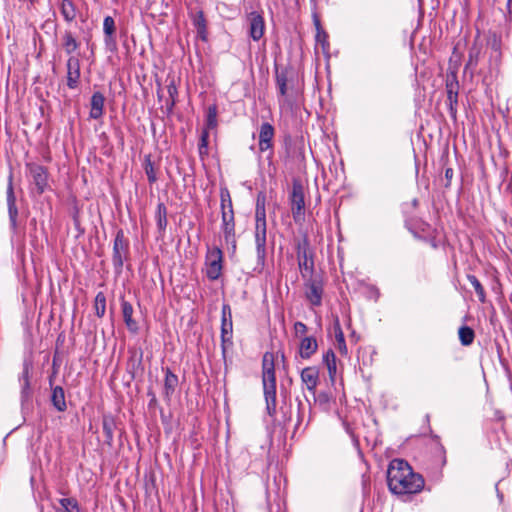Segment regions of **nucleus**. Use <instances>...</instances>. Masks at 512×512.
I'll return each instance as SVG.
<instances>
[{
	"instance_id": "nucleus-1",
	"label": "nucleus",
	"mask_w": 512,
	"mask_h": 512,
	"mask_svg": "<svg viewBox=\"0 0 512 512\" xmlns=\"http://www.w3.org/2000/svg\"><path fill=\"white\" fill-rule=\"evenodd\" d=\"M389 490L396 495L415 494L424 487V479L415 473L411 466L402 459H394L387 470Z\"/></svg>"
},
{
	"instance_id": "nucleus-2",
	"label": "nucleus",
	"mask_w": 512,
	"mask_h": 512,
	"mask_svg": "<svg viewBox=\"0 0 512 512\" xmlns=\"http://www.w3.org/2000/svg\"><path fill=\"white\" fill-rule=\"evenodd\" d=\"M255 244L258 260L263 262L266 255V211L265 197H263L262 205H256L255 211Z\"/></svg>"
},
{
	"instance_id": "nucleus-3",
	"label": "nucleus",
	"mask_w": 512,
	"mask_h": 512,
	"mask_svg": "<svg viewBox=\"0 0 512 512\" xmlns=\"http://www.w3.org/2000/svg\"><path fill=\"white\" fill-rule=\"evenodd\" d=\"M262 381L267 411L270 416L276 412V376L275 370L262 371Z\"/></svg>"
},
{
	"instance_id": "nucleus-4",
	"label": "nucleus",
	"mask_w": 512,
	"mask_h": 512,
	"mask_svg": "<svg viewBox=\"0 0 512 512\" xmlns=\"http://www.w3.org/2000/svg\"><path fill=\"white\" fill-rule=\"evenodd\" d=\"M309 247L310 245L307 238L298 242L296 246L298 265L303 278L310 277L314 269V262Z\"/></svg>"
},
{
	"instance_id": "nucleus-5",
	"label": "nucleus",
	"mask_w": 512,
	"mask_h": 512,
	"mask_svg": "<svg viewBox=\"0 0 512 512\" xmlns=\"http://www.w3.org/2000/svg\"><path fill=\"white\" fill-rule=\"evenodd\" d=\"M223 253L220 248L214 247L208 249L206 254V276L209 280H217L222 273Z\"/></svg>"
},
{
	"instance_id": "nucleus-6",
	"label": "nucleus",
	"mask_w": 512,
	"mask_h": 512,
	"mask_svg": "<svg viewBox=\"0 0 512 512\" xmlns=\"http://www.w3.org/2000/svg\"><path fill=\"white\" fill-rule=\"evenodd\" d=\"M233 322L230 306L225 304L222 307V319H221V346L223 354L226 350L233 345Z\"/></svg>"
},
{
	"instance_id": "nucleus-7",
	"label": "nucleus",
	"mask_w": 512,
	"mask_h": 512,
	"mask_svg": "<svg viewBox=\"0 0 512 512\" xmlns=\"http://www.w3.org/2000/svg\"><path fill=\"white\" fill-rule=\"evenodd\" d=\"M26 169L32 179L38 194L44 193L49 186V173L46 167L34 162L26 164Z\"/></svg>"
},
{
	"instance_id": "nucleus-8",
	"label": "nucleus",
	"mask_w": 512,
	"mask_h": 512,
	"mask_svg": "<svg viewBox=\"0 0 512 512\" xmlns=\"http://www.w3.org/2000/svg\"><path fill=\"white\" fill-rule=\"evenodd\" d=\"M291 211L294 220L300 221L304 216L305 201L304 188L299 181H294L290 194Z\"/></svg>"
},
{
	"instance_id": "nucleus-9",
	"label": "nucleus",
	"mask_w": 512,
	"mask_h": 512,
	"mask_svg": "<svg viewBox=\"0 0 512 512\" xmlns=\"http://www.w3.org/2000/svg\"><path fill=\"white\" fill-rule=\"evenodd\" d=\"M323 286L316 279L309 278L305 283L306 299L314 306H320L322 303Z\"/></svg>"
},
{
	"instance_id": "nucleus-10",
	"label": "nucleus",
	"mask_w": 512,
	"mask_h": 512,
	"mask_svg": "<svg viewBox=\"0 0 512 512\" xmlns=\"http://www.w3.org/2000/svg\"><path fill=\"white\" fill-rule=\"evenodd\" d=\"M274 136V127L268 122L262 123L259 131V150L261 152L272 149Z\"/></svg>"
},
{
	"instance_id": "nucleus-11",
	"label": "nucleus",
	"mask_w": 512,
	"mask_h": 512,
	"mask_svg": "<svg viewBox=\"0 0 512 512\" xmlns=\"http://www.w3.org/2000/svg\"><path fill=\"white\" fill-rule=\"evenodd\" d=\"M7 206H8V214L11 227L13 229L17 228V218H18V209L16 206V196L13 188L12 176L9 177V183L7 186Z\"/></svg>"
},
{
	"instance_id": "nucleus-12",
	"label": "nucleus",
	"mask_w": 512,
	"mask_h": 512,
	"mask_svg": "<svg viewBox=\"0 0 512 512\" xmlns=\"http://www.w3.org/2000/svg\"><path fill=\"white\" fill-rule=\"evenodd\" d=\"M127 249V243L125 241L122 231H119L114 239L113 245V263L117 268L123 266V258Z\"/></svg>"
},
{
	"instance_id": "nucleus-13",
	"label": "nucleus",
	"mask_w": 512,
	"mask_h": 512,
	"mask_svg": "<svg viewBox=\"0 0 512 512\" xmlns=\"http://www.w3.org/2000/svg\"><path fill=\"white\" fill-rule=\"evenodd\" d=\"M80 79V62L76 57H70L67 61V86L75 89Z\"/></svg>"
},
{
	"instance_id": "nucleus-14",
	"label": "nucleus",
	"mask_w": 512,
	"mask_h": 512,
	"mask_svg": "<svg viewBox=\"0 0 512 512\" xmlns=\"http://www.w3.org/2000/svg\"><path fill=\"white\" fill-rule=\"evenodd\" d=\"M291 81L292 73L287 70L276 71V85L280 96L285 98L283 101H286L289 96V91L291 90V86L289 84Z\"/></svg>"
},
{
	"instance_id": "nucleus-15",
	"label": "nucleus",
	"mask_w": 512,
	"mask_h": 512,
	"mask_svg": "<svg viewBox=\"0 0 512 512\" xmlns=\"http://www.w3.org/2000/svg\"><path fill=\"white\" fill-rule=\"evenodd\" d=\"M222 214V230L227 242L234 241L235 237V221L234 211H226Z\"/></svg>"
},
{
	"instance_id": "nucleus-16",
	"label": "nucleus",
	"mask_w": 512,
	"mask_h": 512,
	"mask_svg": "<svg viewBox=\"0 0 512 512\" xmlns=\"http://www.w3.org/2000/svg\"><path fill=\"white\" fill-rule=\"evenodd\" d=\"M301 380L309 391L315 392L319 381V371L315 367H306L301 371Z\"/></svg>"
},
{
	"instance_id": "nucleus-17",
	"label": "nucleus",
	"mask_w": 512,
	"mask_h": 512,
	"mask_svg": "<svg viewBox=\"0 0 512 512\" xmlns=\"http://www.w3.org/2000/svg\"><path fill=\"white\" fill-rule=\"evenodd\" d=\"M105 98L101 92L93 93L91 97L90 117L92 119H99L104 112Z\"/></svg>"
},
{
	"instance_id": "nucleus-18",
	"label": "nucleus",
	"mask_w": 512,
	"mask_h": 512,
	"mask_svg": "<svg viewBox=\"0 0 512 512\" xmlns=\"http://www.w3.org/2000/svg\"><path fill=\"white\" fill-rule=\"evenodd\" d=\"M317 341L314 337H304L301 340L300 347H299V354L301 358L308 359L310 358L316 351H317Z\"/></svg>"
},
{
	"instance_id": "nucleus-19",
	"label": "nucleus",
	"mask_w": 512,
	"mask_h": 512,
	"mask_svg": "<svg viewBox=\"0 0 512 512\" xmlns=\"http://www.w3.org/2000/svg\"><path fill=\"white\" fill-rule=\"evenodd\" d=\"M458 89H459V84L456 79V75L452 74V78L451 79L448 78L447 82H446L447 99H448L451 110H453L454 106L457 105Z\"/></svg>"
},
{
	"instance_id": "nucleus-20",
	"label": "nucleus",
	"mask_w": 512,
	"mask_h": 512,
	"mask_svg": "<svg viewBox=\"0 0 512 512\" xmlns=\"http://www.w3.org/2000/svg\"><path fill=\"white\" fill-rule=\"evenodd\" d=\"M121 306H122V316H123V319H124V322H125L127 328L131 332H137V330H138L137 322L132 318L133 306L125 300H122Z\"/></svg>"
},
{
	"instance_id": "nucleus-21",
	"label": "nucleus",
	"mask_w": 512,
	"mask_h": 512,
	"mask_svg": "<svg viewBox=\"0 0 512 512\" xmlns=\"http://www.w3.org/2000/svg\"><path fill=\"white\" fill-rule=\"evenodd\" d=\"M21 384V396L23 401L29 400L31 396L30 389V369L29 365L25 364L21 377L19 378Z\"/></svg>"
},
{
	"instance_id": "nucleus-22",
	"label": "nucleus",
	"mask_w": 512,
	"mask_h": 512,
	"mask_svg": "<svg viewBox=\"0 0 512 512\" xmlns=\"http://www.w3.org/2000/svg\"><path fill=\"white\" fill-rule=\"evenodd\" d=\"M51 402L53 406L59 411L63 412L66 410V400L64 389L61 386H56L52 390Z\"/></svg>"
},
{
	"instance_id": "nucleus-23",
	"label": "nucleus",
	"mask_w": 512,
	"mask_h": 512,
	"mask_svg": "<svg viewBox=\"0 0 512 512\" xmlns=\"http://www.w3.org/2000/svg\"><path fill=\"white\" fill-rule=\"evenodd\" d=\"M323 362L325 363L329 378L332 382L335 381L336 374H337V363H336V356L333 350L329 349L324 355H323Z\"/></svg>"
},
{
	"instance_id": "nucleus-24",
	"label": "nucleus",
	"mask_w": 512,
	"mask_h": 512,
	"mask_svg": "<svg viewBox=\"0 0 512 512\" xmlns=\"http://www.w3.org/2000/svg\"><path fill=\"white\" fill-rule=\"evenodd\" d=\"M178 385V377L170 370L167 369L164 380V395L170 399Z\"/></svg>"
},
{
	"instance_id": "nucleus-25",
	"label": "nucleus",
	"mask_w": 512,
	"mask_h": 512,
	"mask_svg": "<svg viewBox=\"0 0 512 512\" xmlns=\"http://www.w3.org/2000/svg\"><path fill=\"white\" fill-rule=\"evenodd\" d=\"M103 433L105 435V442L111 446L113 442V433L116 427L115 420L110 415H104L102 421Z\"/></svg>"
},
{
	"instance_id": "nucleus-26",
	"label": "nucleus",
	"mask_w": 512,
	"mask_h": 512,
	"mask_svg": "<svg viewBox=\"0 0 512 512\" xmlns=\"http://www.w3.org/2000/svg\"><path fill=\"white\" fill-rule=\"evenodd\" d=\"M248 23L250 27L249 32H263L264 31V20L263 17L257 12H251L248 15Z\"/></svg>"
},
{
	"instance_id": "nucleus-27",
	"label": "nucleus",
	"mask_w": 512,
	"mask_h": 512,
	"mask_svg": "<svg viewBox=\"0 0 512 512\" xmlns=\"http://www.w3.org/2000/svg\"><path fill=\"white\" fill-rule=\"evenodd\" d=\"M59 504L61 508L57 509V512H81L79 504L74 498H61Z\"/></svg>"
},
{
	"instance_id": "nucleus-28",
	"label": "nucleus",
	"mask_w": 512,
	"mask_h": 512,
	"mask_svg": "<svg viewBox=\"0 0 512 512\" xmlns=\"http://www.w3.org/2000/svg\"><path fill=\"white\" fill-rule=\"evenodd\" d=\"M459 339L462 345L469 346L473 343L475 333L472 328L468 326H462L458 330Z\"/></svg>"
},
{
	"instance_id": "nucleus-29",
	"label": "nucleus",
	"mask_w": 512,
	"mask_h": 512,
	"mask_svg": "<svg viewBox=\"0 0 512 512\" xmlns=\"http://www.w3.org/2000/svg\"><path fill=\"white\" fill-rule=\"evenodd\" d=\"M157 226L160 231H164L167 226V208L163 203L157 205L156 211Z\"/></svg>"
},
{
	"instance_id": "nucleus-30",
	"label": "nucleus",
	"mask_w": 512,
	"mask_h": 512,
	"mask_svg": "<svg viewBox=\"0 0 512 512\" xmlns=\"http://www.w3.org/2000/svg\"><path fill=\"white\" fill-rule=\"evenodd\" d=\"M467 279L470 282V284L473 286V288L475 289V292H476L480 302L484 303L486 300V294H485V290H484L482 284L480 283V281L477 279V277L475 275H472V274L467 275Z\"/></svg>"
},
{
	"instance_id": "nucleus-31",
	"label": "nucleus",
	"mask_w": 512,
	"mask_h": 512,
	"mask_svg": "<svg viewBox=\"0 0 512 512\" xmlns=\"http://www.w3.org/2000/svg\"><path fill=\"white\" fill-rule=\"evenodd\" d=\"M192 22L197 32H205L207 29L206 20L201 10L192 13Z\"/></svg>"
},
{
	"instance_id": "nucleus-32",
	"label": "nucleus",
	"mask_w": 512,
	"mask_h": 512,
	"mask_svg": "<svg viewBox=\"0 0 512 512\" xmlns=\"http://www.w3.org/2000/svg\"><path fill=\"white\" fill-rule=\"evenodd\" d=\"M94 308L96 315L101 318L106 311V297L103 292H98L94 300Z\"/></svg>"
},
{
	"instance_id": "nucleus-33",
	"label": "nucleus",
	"mask_w": 512,
	"mask_h": 512,
	"mask_svg": "<svg viewBox=\"0 0 512 512\" xmlns=\"http://www.w3.org/2000/svg\"><path fill=\"white\" fill-rule=\"evenodd\" d=\"M335 338L337 341L339 351L342 354H346L347 347L345 343V338L338 319H336L335 321Z\"/></svg>"
},
{
	"instance_id": "nucleus-34",
	"label": "nucleus",
	"mask_w": 512,
	"mask_h": 512,
	"mask_svg": "<svg viewBox=\"0 0 512 512\" xmlns=\"http://www.w3.org/2000/svg\"><path fill=\"white\" fill-rule=\"evenodd\" d=\"M61 12L66 21H72L76 16L75 7L70 0L62 1Z\"/></svg>"
},
{
	"instance_id": "nucleus-35",
	"label": "nucleus",
	"mask_w": 512,
	"mask_h": 512,
	"mask_svg": "<svg viewBox=\"0 0 512 512\" xmlns=\"http://www.w3.org/2000/svg\"><path fill=\"white\" fill-rule=\"evenodd\" d=\"M220 199H221V213H224L229 210L233 211L232 200L230 197V193L227 189H221Z\"/></svg>"
},
{
	"instance_id": "nucleus-36",
	"label": "nucleus",
	"mask_w": 512,
	"mask_h": 512,
	"mask_svg": "<svg viewBox=\"0 0 512 512\" xmlns=\"http://www.w3.org/2000/svg\"><path fill=\"white\" fill-rule=\"evenodd\" d=\"M208 141H209V131L207 129H203L199 142V155L201 158H204L208 155Z\"/></svg>"
},
{
	"instance_id": "nucleus-37",
	"label": "nucleus",
	"mask_w": 512,
	"mask_h": 512,
	"mask_svg": "<svg viewBox=\"0 0 512 512\" xmlns=\"http://www.w3.org/2000/svg\"><path fill=\"white\" fill-rule=\"evenodd\" d=\"M216 126H217V109L215 106H211L208 109L205 129H207V130L213 129Z\"/></svg>"
},
{
	"instance_id": "nucleus-38",
	"label": "nucleus",
	"mask_w": 512,
	"mask_h": 512,
	"mask_svg": "<svg viewBox=\"0 0 512 512\" xmlns=\"http://www.w3.org/2000/svg\"><path fill=\"white\" fill-rule=\"evenodd\" d=\"M144 170L147 175L148 181L152 184L157 181L156 172L154 169V165L150 159V157H147L144 164Z\"/></svg>"
},
{
	"instance_id": "nucleus-39",
	"label": "nucleus",
	"mask_w": 512,
	"mask_h": 512,
	"mask_svg": "<svg viewBox=\"0 0 512 512\" xmlns=\"http://www.w3.org/2000/svg\"><path fill=\"white\" fill-rule=\"evenodd\" d=\"M262 368H263V371L275 370L274 354L273 353L266 352L264 354L263 361H262Z\"/></svg>"
},
{
	"instance_id": "nucleus-40",
	"label": "nucleus",
	"mask_w": 512,
	"mask_h": 512,
	"mask_svg": "<svg viewBox=\"0 0 512 512\" xmlns=\"http://www.w3.org/2000/svg\"><path fill=\"white\" fill-rule=\"evenodd\" d=\"M316 45L321 46L324 53L329 52L328 34H315Z\"/></svg>"
},
{
	"instance_id": "nucleus-41",
	"label": "nucleus",
	"mask_w": 512,
	"mask_h": 512,
	"mask_svg": "<svg viewBox=\"0 0 512 512\" xmlns=\"http://www.w3.org/2000/svg\"><path fill=\"white\" fill-rule=\"evenodd\" d=\"M114 25H115L114 19L110 16H107L103 22L104 32H114Z\"/></svg>"
},
{
	"instance_id": "nucleus-42",
	"label": "nucleus",
	"mask_w": 512,
	"mask_h": 512,
	"mask_svg": "<svg viewBox=\"0 0 512 512\" xmlns=\"http://www.w3.org/2000/svg\"><path fill=\"white\" fill-rule=\"evenodd\" d=\"M65 48L67 50V52H72L74 51L76 48H77V43L76 41L71 37V35H68L66 37V41H65Z\"/></svg>"
},
{
	"instance_id": "nucleus-43",
	"label": "nucleus",
	"mask_w": 512,
	"mask_h": 512,
	"mask_svg": "<svg viewBox=\"0 0 512 512\" xmlns=\"http://www.w3.org/2000/svg\"><path fill=\"white\" fill-rule=\"evenodd\" d=\"M294 332L296 336L304 335L307 332V326L303 322H296L294 324Z\"/></svg>"
},
{
	"instance_id": "nucleus-44",
	"label": "nucleus",
	"mask_w": 512,
	"mask_h": 512,
	"mask_svg": "<svg viewBox=\"0 0 512 512\" xmlns=\"http://www.w3.org/2000/svg\"><path fill=\"white\" fill-rule=\"evenodd\" d=\"M167 88H168V94H169V96L172 99V105H174V103H175V96L177 95V88H176V86L173 83L168 85Z\"/></svg>"
},
{
	"instance_id": "nucleus-45",
	"label": "nucleus",
	"mask_w": 512,
	"mask_h": 512,
	"mask_svg": "<svg viewBox=\"0 0 512 512\" xmlns=\"http://www.w3.org/2000/svg\"><path fill=\"white\" fill-rule=\"evenodd\" d=\"M453 175H454V171L452 168H446L445 170V179H446V184H445V187H449L450 184H451V180L453 178Z\"/></svg>"
},
{
	"instance_id": "nucleus-46",
	"label": "nucleus",
	"mask_w": 512,
	"mask_h": 512,
	"mask_svg": "<svg viewBox=\"0 0 512 512\" xmlns=\"http://www.w3.org/2000/svg\"><path fill=\"white\" fill-rule=\"evenodd\" d=\"M314 22H315V26H316V30L317 32H321V27H320V22H319V19L318 18H314Z\"/></svg>"
},
{
	"instance_id": "nucleus-47",
	"label": "nucleus",
	"mask_w": 512,
	"mask_h": 512,
	"mask_svg": "<svg viewBox=\"0 0 512 512\" xmlns=\"http://www.w3.org/2000/svg\"><path fill=\"white\" fill-rule=\"evenodd\" d=\"M507 10L509 14H512V0L507 1Z\"/></svg>"
},
{
	"instance_id": "nucleus-48",
	"label": "nucleus",
	"mask_w": 512,
	"mask_h": 512,
	"mask_svg": "<svg viewBox=\"0 0 512 512\" xmlns=\"http://www.w3.org/2000/svg\"><path fill=\"white\" fill-rule=\"evenodd\" d=\"M262 35L263 34H256V33L251 34L253 40H255V41H259L260 38L262 37Z\"/></svg>"
},
{
	"instance_id": "nucleus-49",
	"label": "nucleus",
	"mask_w": 512,
	"mask_h": 512,
	"mask_svg": "<svg viewBox=\"0 0 512 512\" xmlns=\"http://www.w3.org/2000/svg\"><path fill=\"white\" fill-rule=\"evenodd\" d=\"M112 36H113V34H111V33L106 34L105 41L107 44H109L111 41H113Z\"/></svg>"
},
{
	"instance_id": "nucleus-50",
	"label": "nucleus",
	"mask_w": 512,
	"mask_h": 512,
	"mask_svg": "<svg viewBox=\"0 0 512 512\" xmlns=\"http://www.w3.org/2000/svg\"><path fill=\"white\" fill-rule=\"evenodd\" d=\"M263 197H265V196L262 194L258 195L256 205H262Z\"/></svg>"
},
{
	"instance_id": "nucleus-51",
	"label": "nucleus",
	"mask_w": 512,
	"mask_h": 512,
	"mask_svg": "<svg viewBox=\"0 0 512 512\" xmlns=\"http://www.w3.org/2000/svg\"><path fill=\"white\" fill-rule=\"evenodd\" d=\"M203 41H207V34H200Z\"/></svg>"
}]
</instances>
